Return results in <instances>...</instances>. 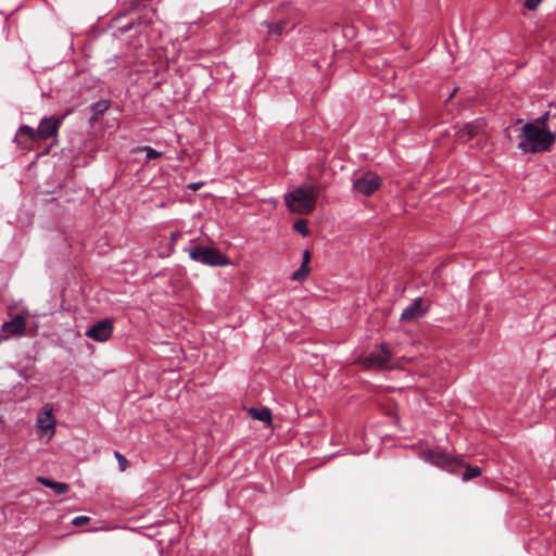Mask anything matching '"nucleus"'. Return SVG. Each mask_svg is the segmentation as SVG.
<instances>
[{
  "label": "nucleus",
  "instance_id": "obj_1",
  "mask_svg": "<svg viewBox=\"0 0 556 556\" xmlns=\"http://www.w3.org/2000/svg\"><path fill=\"white\" fill-rule=\"evenodd\" d=\"M517 148L523 153H542L552 149L556 141V134L547 127H539L538 124L526 123L518 136Z\"/></svg>",
  "mask_w": 556,
  "mask_h": 556
},
{
  "label": "nucleus",
  "instance_id": "obj_2",
  "mask_svg": "<svg viewBox=\"0 0 556 556\" xmlns=\"http://www.w3.org/2000/svg\"><path fill=\"white\" fill-rule=\"evenodd\" d=\"M319 187L302 185L285 195V202L289 211L306 215L315 210Z\"/></svg>",
  "mask_w": 556,
  "mask_h": 556
},
{
  "label": "nucleus",
  "instance_id": "obj_3",
  "mask_svg": "<svg viewBox=\"0 0 556 556\" xmlns=\"http://www.w3.org/2000/svg\"><path fill=\"white\" fill-rule=\"evenodd\" d=\"M189 257L198 263L208 266H225L229 264L228 257L217 249L203 245H190L185 249Z\"/></svg>",
  "mask_w": 556,
  "mask_h": 556
},
{
  "label": "nucleus",
  "instance_id": "obj_4",
  "mask_svg": "<svg viewBox=\"0 0 556 556\" xmlns=\"http://www.w3.org/2000/svg\"><path fill=\"white\" fill-rule=\"evenodd\" d=\"M421 458L433 466H437L445 471L457 473L465 460L460 456H450L442 451L427 450L421 453Z\"/></svg>",
  "mask_w": 556,
  "mask_h": 556
},
{
  "label": "nucleus",
  "instance_id": "obj_5",
  "mask_svg": "<svg viewBox=\"0 0 556 556\" xmlns=\"http://www.w3.org/2000/svg\"><path fill=\"white\" fill-rule=\"evenodd\" d=\"M379 348V351H371L368 355L361 357L358 364L366 369L388 368L393 354L386 343H381Z\"/></svg>",
  "mask_w": 556,
  "mask_h": 556
},
{
  "label": "nucleus",
  "instance_id": "obj_6",
  "mask_svg": "<svg viewBox=\"0 0 556 556\" xmlns=\"http://www.w3.org/2000/svg\"><path fill=\"white\" fill-rule=\"evenodd\" d=\"M74 110L71 108L62 115L55 117H42L37 127V134L39 135L40 141H46L50 138H55L59 134V129L62 126L66 116H68Z\"/></svg>",
  "mask_w": 556,
  "mask_h": 556
},
{
  "label": "nucleus",
  "instance_id": "obj_7",
  "mask_svg": "<svg viewBox=\"0 0 556 556\" xmlns=\"http://www.w3.org/2000/svg\"><path fill=\"white\" fill-rule=\"evenodd\" d=\"M382 179L375 173L368 170L353 180V190L365 197L374 194L381 186Z\"/></svg>",
  "mask_w": 556,
  "mask_h": 556
},
{
  "label": "nucleus",
  "instance_id": "obj_8",
  "mask_svg": "<svg viewBox=\"0 0 556 556\" xmlns=\"http://www.w3.org/2000/svg\"><path fill=\"white\" fill-rule=\"evenodd\" d=\"M13 141L16 143L17 148L24 151H29L35 143L41 142L37 129L28 125H21L18 127Z\"/></svg>",
  "mask_w": 556,
  "mask_h": 556
},
{
  "label": "nucleus",
  "instance_id": "obj_9",
  "mask_svg": "<svg viewBox=\"0 0 556 556\" xmlns=\"http://www.w3.org/2000/svg\"><path fill=\"white\" fill-rule=\"evenodd\" d=\"M85 334L98 342H104L113 334V323L110 319H101L87 329Z\"/></svg>",
  "mask_w": 556,
  "mask_h": 556
},
{
  "label": "nucleus",
  "instance_id": "obj_10",
  "mask_svg": "<svg viewBox=\"0 0 556 556\" xmlns=\"http://www.w3.org/2000/svg\"><path fill=\"white\" fill-rule=\"evenodd\" d=\"M484 128V122L481 119H476L472 122H469L465 124L463 127H460L456 135L458 140L463 142H467L471 139H473L479 132H481Z\"/></svg>",
  "mask_w": 556,
  "mask_h": 556
},
{
  "label": "nucleus",
  "instance_id": "obj_11",
  "mask_svg": "<svg viewBox=\"0 0 556 556\" xmlns=\"http://www.w3.org/2000/svg\"><path fill=\"white\" fill-rule=\"evenodd\" d=\"M2 332L12 336H22L26 330V319L22 315H16L13 319L3 323Z\"/></svg>",
  "mask_w": 556,
  "mask_h": 556
},
{
  "label": "nucleus",
  "instance_id": "obj_12",
  "mask_svg": "<svg viewBox=\"0 0 556 556\" xmlns=\"http://www.w3.org/2000/svg\"><path fill=\"white\" fill-rule=\"evenodd\" d=\"M422 299H415L406 308L403 309L401 314V320L410 321L421 317L426 309L421 307Z\"/></svg>",
  "mask_w": 556,
  "mask_h": 556
},
{
  "label": "nucleus",
  "instance_id": "obj_13",
  "mask_svg": "<svg viewBox=\"0 0 556 556\" xmlns=\"http://www.w3.org/2000/svg\"><path fill=\"white\" fill-rule=\"evenodd\" d=\"M128 11H149L143 16L138 17V24H150L152 22V15L155 13V11L150 9V5L142 0H130L128 3Z\"/></svg>",
  "mask_w": 556,
  "mask_h": 556
},
{
  "label": "nucleus",
  "instance_id": "obj_14",
  "mask_svg": "<svg viewBox=\"0 0 556 556\" xmlns=\"http://www.w3.org/2000/svg\"><path fill=\"white\" fill-rule=\"evenodd\" d=\"M248 414L254 420L262 421V422H264L266 425H270L271 424L273 415H271V410L268 407H261V408L251 407L248 410Z\"/></svg>",
  "mask_w": 556,
  "mask_h": 556
},
{
  "label": "nucleus",
  "instance_id": "obj_15",
  "mask_svg": "<svg viewBox=\"0 0 556 556\" xmlns=\"http://www.w3.org/2000/svg\"><path fill=\"white\" fill-rule=\"evenodd\" d=\"M38 427L43 430H53L55 427V419L52 415L51 410H47L38 416L37 419Z\"/></svg>",
  "mask_w": 556,
  "mask_h": 556
},
{
  "label": "nucleus",
  "instance_id": "obj_16",
  "mask_svg": "<svg viewBox=\"0 0 556 556\" xmlns=\"http://www.w3.org/2000/svg\"><path fill=\"white\" fill-rule=\"evenodd\" d=\"M267 27L268 37L271 39H278L285 31L286 22L279 21L275 23H264Z\"/></svg>",
  "mask_w": 556,
  "mask_h": 556
},
{
  "label": "nucleus",
  "instance_id": "obj_17",
  "mask_svg": "<svg viewBox=\"0 0 556 556\" xmlns=\"http://www.w3.org/2000/svg\"><path fill=\"white\" fill-rule=\"evenodd\" d=\"M110 108V102L108 100H99L92 103L89 106V110L93 113L91 121L94 122L98 119V116L103 114Z\"/></svg>",
  "mask_w": 556,
  "mask_h": 556
},
{
  "label": "nucleus",
  "instance_id": "obj_18",
  "mask_svg": "<svg viewBox=\"0 0 556 556\" xmlns=\"http://www.w3.org/2000/svg\"><path fill=\"white\" fill-rule=\"evenodd\" d=\"M35 362H36V358L34 357L30 359V363L28 365L18 368L17 369L18 377H21L25 381H29L35 375V370H36Z\"/></svg>",
  "mask_w": 556,
  "mask_h": 556
},
{
  "label": "nucleus",
  "instance_id": "obj_19",
  "mask_svg": "<svg viewBox=\"0 0 556 556\" xmlns=\"http://www.w3.org/2000/svg\"><path fill=\"white\" fill-rule=\"evenodd\" d=\"M462 468H465V471L462 473V479L464 481H468L470 479L477 478L481 475V469L478 466H470L465 462V466Z\"/></svg>",
  "mask_w": 556,
  "mask_h": 556
},
{
  "label": "nucleus",
  "instance_id": "obj_20",
  "mask_svg": "<svg viewBox=\"0 0 556 556\" xmlns=\"http://www.w3.org/2000/svg\"><path fill=\"white\" fill-rule=\"evenodd\" d=\"M141 151L146 152L147 161L154 160V159H157L163 155L162 152L156 151L149 146L137 147L132 150V152H141Z\"/></svg>",
  "mask_w": 556,
  "mask_h": 556
},
{
  "label": "nucleus",
  "instance_id": "obj_21",
  "mask_svg": "<svg viewBox=\"0 0 556 556\" xmlns=\"http://www.w3.org/2000/svg\"><path fill=\"white\" fill-rule=\"evenodd\" d=\"M311 273L308 265H302L292 274L291 279L294 281H304Z\"/></svg>",
  "mask_w": 556,
  "mask_h": 556
},
{
  "label": "nucleus",
  "instance_id": "obj_22",
  "mask_svg": "<svg viewBox=\"0 0 556 556\" xmlns=\"http://www.w3.org/2000/svg\"><path fill=\"white\" fill-rule=\"evenodd\" d=\"M293 230L301 233L303 237H307L309 235V229H308V225H307V220L306 219H298L294 224H293Z\"/></svg>",
  "mask_w": 556,
  "mask_h": 556
},
{
  "label": "nucleus",
  "instance_id": "obj_23",
  "mask_svg": "<svg viewBox=\"0 0 556 556\" xmlns=\"http://www.w3.org/2000/svg\"><path fill=\"white\" fill-rule=\"evenodd\" d=\"M51 489L55 492L58 495L66 494L70 490V485L64 482H54L51 484Z\"/></svg>",
  "mask_w": 556,
  "mask_h": 556
},
{
  "label": "nucleus",
  "instance_id": "obj_24",
  "mask_svg": "<svg viewBox=\"0 0 556 556\" xmlns=\"http://www.w3.org/2000/svg\"><path fill=\"white\" fill-rule=\"evenodd\" d=\"M548 118H549V112L546 111L545 113H543L541 116L536 117L531 123L532 124H538L539 127H547L546 124H547Z\"/></svg>",
  "mask_w": 556,
  "mask_h": 556
},
{
  "label": "nucleus",
  "instance_id": "obj_25",
  "mask_svg": "<svg viewBox=\"0 0 556 556\" xmlns=\"http://www.w3.org/2000/svg\"><path fill=\"white\" fill-rule=\"evenodd\" d=\"M114 455H115V458L118 462L121 470L125 471L127 469V467H128V464H129L127 458L124 455H122L119 452H115Z\"/></svg>",
  "mask_w": 556,
  "mask_h": 556
},
{
  "label": "nucleus",
  "instance_id": "obj_26",
  "mask_svg": "<svg viewBox=\"0 0 556 556\" xmlns=\"http://www.w3.org/2000/svg\"><path fill=\"white\" fill-rule=\"evenodd\" d=\"M89 520H90V518L87 516H77L72 520V525L79 527V526H83V525L89 522Z\"/></svg>",
  "mask_w": 556,
  "mask_h": 556
},
{
  "label": "nucleus",
  "instance_id": "obj_27",
  "mask_svg": "<svg viewBox=\"0 0 556 556\" xmlns=\"http://www.w3.org/2000/svg\"><path fill=\"white\" fill-rule=\"evenodd\" d=\"M543 0H526L525 1V7L530 10V11H533L535 10L539 4L542 2Z\"/></svg>",
  "mask_w": 556,
  "mask_h": 556
},
{
  "label": "nucleus",
  "instance_id": "obj_28",
  "mask_svg": "<svg viewBox=\"0 0 556 556\" xmlns=\"http://www.w3.org/2000/svg\"><path fill=\"white\" fill-rule=\"evenodd\" d=\"M37 481H38L39 483H41L42 485H45V486L49 488V489H51V484H53V483L55 482V481L50 480V479H48V478H46V477H38V478H37Z\"/></svg>",
  "mask_w": 556,
  "mask_h": 556
},
{
  "label": "nucleus",
  "instance_id": "obj_29",
  "mask_svg": "<svg viewBox=\"0 0 556 556\" xmlns=\"http://www.w3.org/2000/svg\"><path fill=\"white\" fill-rule=\"evenodd\" d=\"M311 260V253L308 250H305L302 255V265H308Z\"/></svg>",
  "mask_w": 556,
  "mask_h": 556
},
{
  "label": "nucleus",
  "instance_id": "obj_30",
  "mask_svg": "<svg viewBox=\"0 0 556 556\" xmlns=\"http://www.w3.org/2000/svg\"><path fill=\"white\" fill-rule=\"evenodd\" d=\"M455 92H456V89H454V90L450 93V96H448V98H447V99L450 100L451 98H453V97H454V94H455Z\"/></svg>",
  "mask_w": 556,
  "mask_h": 556
},
{
  "label": "nucleus",
  "instance_id": "obj_31",
  "mask_svg": "<svg viewBox=\"0 0 556 556\" xmlns=\"http://www.w3.org/2000/svg\"><path fill=\"white\" fill-rule=\"evenodd\" d=\"M199 186H200V185H193V186H192V189H193V190H197V189L199 188Z\"/></svg>",
  "mask_w": 556,
  "mask_h": 556
},
{
  "label": "nucleus",
  "instance_id": "obj_32",
  "mask_svg": "<svg viewBox=\"0 0 556 556\" xmlns=\"http://www.w3.org/2000/svg\"><path fill=\"white\" fill-rule=\"evenodd\" d=\"M143 2L148 3L150 5L151 0H142Z\"/></svg>",
  "mask_w": 556,
  "mask_h": 556
}]
</instances>
